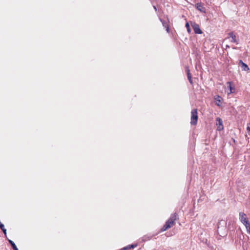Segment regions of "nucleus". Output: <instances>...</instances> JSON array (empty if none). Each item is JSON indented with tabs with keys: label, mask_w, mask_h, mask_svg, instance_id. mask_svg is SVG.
<instances>
[{
	"label": "nucleus",
	"mask_w": 250,
	"mask_h": 250,
	"mask_svg": "<svg viewBox=\"0 0 250 250\" xmlns=\"http://www.w3.org/2000/svg\"><path fill=\"white\" fill-rule=\"evenodd\" d=\"M198 119L197 110L193 109L191 111V121L190 124L191 125H196L197 123Z\"/></svg>",
	"instance_id": "1"
},
{
	"label": "nucleus",
	"mask_w": 250,
	"mask_h": 250,
	"mask_svg": "<svg viewBox=\"0 0 250 250\" xmlns=\"http://www.w3.org/2000/svg\"><path fill=\"white\" fill-rule=\"evenodd\" d=\"M192 27L193 29L194 32L196 34H202V32L200 28L199 25L195 23H193L191 24Z\"/></svg>",
	"instance_id": "2"
},
{
	"label": "nucleus",
	"mask_w": 250,
	"mask_h": 250,
	"mask_svg": "<svg viewBox=\"0 0 250 250\" xmlns=\"http://www.w3.org/2000/svg\"><path fill=\"white\" fill-rule=\"evenodd\" d=\"M239 219L240 221L243 223H247V221H248V219L247 217V215L244 212H240L239 213Z\"/></svg>",
	"instance_id": "3"
},
{
	"label": "nucleus",
	"mask_w": 250,
	"mask_h": 250,
	"mask_svg": "<svg viewBox=\"0 0 250 250\" xmlns=\"http://www.w3.org/2000/svg\"><path fill=\"white\" fill-rule=\"evenodd\" d=\"M217 123L216 125L218 126H217V129L218 130H221L223 129V122L221 118H217L216 119Z\"/></svg>",
	"instance_id": "4"
},
{
	"label": "nucleus",
	"mask_w": 250,
	"mask_h": 250,
	"mask_svg": "<svg viewBox=\"0 0 250 250\" xmlns=\"http://www.w3.org/2000/svg\"><path fill=\"white\" fill-rule=\"evenodd\" d=\"M196 8L202 13H206V8L201 3H197L195 5Z\"/></svg>",
	"instance_id": "5"
},
{
	"label": "nucleus",
	"mask_w": 250,
	"mask_h": 250,
	"mask_svg": "<svg viewBox=\"0 0 250 250\" xmlns=\"http://www.w3.org/2000/svg\"><path fill=\"white\" fill-rule=\"evenodd\" d=\"M230 37L231 38V42H236L238 44L237 41L236 40V37L235 35H234L232 33H230L229 34Z\"/></svg>",
	"instance_id": "6"
},
{
	"label": "nucleus",
	"mask_w": 250,
	"mask_h": 250,
	"mask_svg": "<svg viewBox=\"0 0 250 250\" xmlns=\"http://www.w3.org/2000/svg\"><path fill=\"white\" fill-rule=\"evenodd\" d=\"M177 214L176 213L172 214L169 219L170 220V221H171L172 222H175V220L177 219Z\"/></svg>",
	"instance_id": "7"
},
{
	"label": "nucleus",
	"mask_w": 250,
	"mask_h": 250,
	"mask_svg": "<svg viewBox=\"0 0 250 250\" xmlns=\"http://www.w3.org/2000/svg\"><path fill=\"white\" fill-rule=\"evenodd\" d=\"M160 20L163 24V26L165 27V28H166V30L167 31V32H169V27H168V26L167 22L162 19H160Z\"/></svg>",
	"instance_id": "8"
},
{
	"label": "nucleus",
	"mask_w": 250,
	"mask_h": 250,
	"mask_svg": "<svg viewBox=\"0 0 250 250\" xmlns=\"http://www.w3.org/2000/svg\"><path fill=\"white\" fill-rule=\"evenodd\" d=\"M137 246V244H132V245H129L123 248L124 250H127L130 249H133L135 248Z\"/></svg>",
	"instance_id": "9"
},
{
	"label": "nucleus",
	"mask_w": 250,
	"mask_h": 250,
	"mask_svg": "<svg viewBox=\"0 0 250 250\" xmlns=\"http://www.w3.org/2000/svg\"><path fill=\"white\" fill-rule=\"evenodd\" d=\"M170 228L169 225L167 224L166 223L165 224V225L163 227V228L161 229V230L162 231H166L168 229Z\"/></svg>",
	"instance_id": "10"
},
{
	"label": "nucleus",
	"mask_w": 250,
	"mask_h": 250,
	"mask_svg": "<svg viewBox=\"0 0 250 250\" xmlns=\"http://www.w3.org/2000/svg\"><path fill=\"white\" fill-rule=\"evenodd\" d=\"M242 68H243V70L244 71H248L249 70V68L248 65H247L245 63H243Z\"/></svg>",
	"instance_id": "11"
},
{
	"label": "nucleus",
	"mask_w": 250,
	"mask_h": 250,
	"mask_svg": "<svg viewBox=\"0 0 250 250\" xmlns=\"http://www.w3.org/2000/svg\"><path fill=\"white\" fill-rule=\"evenodd\" d=\"M9 242L11 244L12 248L14 250H16V244L15 243L11 240H8Z\"/></svg>",
	"instance_id": "12"
},
{
	"label": "nucleus",
	"mask_w": 250,
	"mask_h": 250,
	"mask_svg": "<svg viewBox=\"0 0 250 250\" xmlns=\"http://www.w3.org/2000/svg\"><path fill=\"white\" fill-rule=\"evenodd\" d=\"M221 97L220 96H218V97L215 99L216 100V101L217 102L216 103V104L217 105V106H221L220 103H221Z\"/></svg>",
	"instance_id": "13"
},
{
	"label": "nucleus",
	"mask_w": 250,
	"mask_h": 250,
	"mask_svg": "<svg viewBox=\"0 0 250 250\" xmlns=\"http://www.w3.org/2000/svg\"><path fill=\"white\" fill-rule=\"evenodd\" d=\"M166 223L167 224L169 225L170 228L172 227L175 224V222H172L169 219H168Z\"/></svg>",
	"instance_id": "14"
},
{
	"label": "nucleus",
	"mask_w": 250,
	"mask_h": 250,
	"mask_svg": "<svg viewBox=\"0 0 250 250\" xmlns=\"http://www.w3.org/2000/svg\"><path fill=\"white\" fill-rule=\"evenodd\" d=\"M186 27L187 29L188 32L189 33L191 32V29L190 28L189 24L188 22H187L186 24Z\"/></svg>",
	"instance_id": "15"
},
{
	"label": "nucleus",
	"mask_w": 250,
	"mask_h": 250,
	"mask_svg": "<svg viewBox=\"0 0 250 250\" xmlns=\"http://www.w3.org/2000/svg\"><path fill=\"white\" fill-rule=\"evenodd\" d=\"M246 227L247 229L249 227H250V223L249 221H247V223H245L243 224Z\"/></svg>",
	"instance_id": "16"
},
{
	"label": "nucleus",
	"mask_w": 250,
	"mask_h": 250,
	"mask_svg": "<svg viewBox=\"0 0 250 250\" xmlns=\"http://www.w3.org/2000/svg\"><path fill=\"white\" fill-rule=\"evenodd\" d=\"M187 72L188 78V77H191V74H190V71H189V70L188 67L187 68Z\"/></svg>",
	"instance_id": "17"
},
{
	"label": "nucleus",
	"mask_w": 250,
	"mask_h": 250,
	"mask_svg": "<svg viewBox=\"0 0 250 250\" xmlns=\"http://www.w3.org/2000/svg\"><path fill=\"white\" fill-rule=\"evenodd\" d=\"M249 135H250V124H248L247 128Z\"/></svg>",
	"instance_id": "18"
},
{
	"label": "nucleus",
	"mask_w": 250,
	"mask_h": 250,
	"mask_svg": "<svg viewBox=\"0 0 250 250\" xmlns=\"http://www.w3.org/2000/svg\"><path fill=\"white\" fill-rule=\"evenodd\" d=\"M5 235L6 234V229H5L4 227H3L2 229H1Z\"/></svg>",
	"instance_id": "19"
},
{
	"label": "nucleus",
	"mask_w": 250,
	"mask_h": 250,
	"mask_svg": "<svg viewBox=\"0 0 250 250\" xmlns=\"http://www.w3.org/2000/svg\"><path fill=\"white\" fill-rule=\"evenodd\" d=\"M192 77H188V78L189 83H191V84H192V79H191Z\"/></svg>",
	"instance_id": "20"
},
{
	"label": "nucleus",
	"mask_w": 250,
	"mask_h": 250,
	"mask_svg": "<svg viewBox=\"0 0 250 250\" xmlns=\"http://www.w3.org/2000/svg\"><path fill=\"white\" fill-rule=\"evenodd\" d=\"M3 227H4V226L3 224H2L1 223V222L0 221V229H2Z\"/></svg>",
	"instance_id": "21"
},
{
	"label": "nucleus",
	"mask_w": 250,
	"mask_h": 250,
	"mask_svg": "<svg viewBox=\"0 0 250 250\" xmlns=\"http://www.w3.org/2000/svg\"><path fill=\"white\" fill-rule=\"evenodd\" d=\"M229 89L230 93H233V91H232V87L230 85H229Z\"/></svg>",
	"instance_id": "22"
},
{
	"label": "nucleus",
	"mask_w": 250,
	"mask_h": 250,
	"mask_svg": "<svg viewBox=\"0 0 250 250\" xmlns=\"http://www.w3.org/2000/svg\"><path fill=\"white\" fill-rule=\"evenodd\" d=\"M247 230L248 232L249 233H250V227H249V228L247 229Z\"/></svg>",
	"instance_id": "23"
},
{
	"label": "nucleus",
	"mask_w": 250,
	"mask_h": 250,
	"mask_svg": "<svg viewBox=\"0 0 250 250\" xmlns=\"http://www.w3.org/2000/svg\"><path fill=\"white\" fill-rule=\"evenodd\" d=\"M239 63H241L243 65V63H244V62H242V61L240 60L239 62Z\"/></svg>",
	"instance_id": "24"
},
{
	"label": "nucleus",
	"mask_w": 250,
	"mask_h": 250,
	"mask_svg": "<svg viewBox=\"0 0 250 250\" xmlns=\"http://www.w3.org/2000/svg\"><path fill=\"white\" fill-rule=\"evenodd\" d=\"M154 9H156V7H155V6H154Z\"/></svg>",
	"instance_id": "25"
},
{
	"label": "nucleus",
	"mask_w": 250,
	"mask_h": 250,
	"mask_svg": "<svg viewBox=\"0 0 250 250\" xmlns=\"http://www.w3.org/2000/svg\"><path fill=\"white\" fill-rule=\"evenodd\" d=\"M16 250H18V248H17V249H16Z\"/></svg>",
	"instance_id": "26"
}]
</instances>
